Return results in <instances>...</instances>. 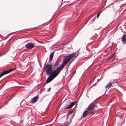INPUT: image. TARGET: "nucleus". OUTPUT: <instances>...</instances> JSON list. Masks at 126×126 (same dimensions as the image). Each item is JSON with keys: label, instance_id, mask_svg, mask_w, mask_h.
<instances>
[{"label": "nucleus", "instance_id": "f257e3e1", "mask_svg": "<svg viewBox=\"0 0 126 126\" xmlns=\"http://www.w3.org/2000/svg\"><path fill=\"white\" fill-rule=\"evenodd\" d=\"M76 55V53H73L65 56V58L63 60V63L60 64L59 66L55 69V70L53 73V74H50L49 75L50 76L47 79L46 81V83H49L56 77L64 66L68 63L71 59L75 57Z\"/></svg>", "mask_w": 126, "mask_h": 126}, {"label": "nucleus", "instance_id": "f03ea898", "mask_svg": "<svg viewBox=\"0 0 126 126\" xmlns=\"http://www.w3.org/2000/svg\"><path fill=\"white\" fill-rule=\"evenodd\" d=\"M52 67L51 64H47L46 67V72L47 75L48 76L50 74H53V73L55 70L53 71L52 69Z\"/></svg>", "mask_w": 126, "mask_h": 126}, {"label": "nucleus", "instance_id": "7ed1b4c3", "mask_svg": "<svg viewBox=\"0 0 126 126\" xmlns=\"http://www.w3.org/2000/svg\"><path fill=\"white\" fill-rule=\"evenodd\" d=\"M95 106V105L91 104L86 109V110L88 112L89 114L93 113L94 112Z\"/></svg>", "mask_w": 126, "mask_h": 126}, {"label": "nucleus", "instance_id": "20e7f679", "mask_svg": "<svg viewBox=\"0 0 126 126\" xmlns=\"http://www.w3.org/2000/svg\"><path fill=\"white\" fill-rule=\"evenodd\" d=\"M34 43H29L26 45L25 47L27 49H31L34 47Z\"/></svg>", "mask_w": 126, "mask_h": 126}, {"label": "nucleus", "instance_id": "39448f33", "mask_svg": "<svg viewBox=\"0 0 126 126\" xmlns=\"http://www.w3.org/2000/svg\"><path fill=\"white\" fill-rule=\"evenodd\" d=\"M15 70V69H10L9 70L6 71L2 72V73L0 74V78L3 75L9 73L13 71H14Z\"/></svg>", "mask_w": 126, "mask_h": 126}, {"label": "nucleus", "instance_id": "423d86ee", "mask_svg": "<svg viewBox=\"0 0 126 126\" xmlns=\"http://www.w3.org/2000/svg\"><path fill=\"white\" fill-rule=\"evenodd\" d=\"M39 97L37 96L33 98L31 100V102L32 103H34L38 100Z\"/></svg>", "mask_w": 126, "mask_h": 126}, {"label": "nucleus", "instance_id": "0eeeda50", "mask_svg": "<svg viewBox=\"0 0 126 126\" xmlns=\"http://www.w3.org/2000/svg\"><path fill=\"white\" fill-rule=\"evenodd\" d=\"M89 114H89L88 112L86 110L83 113L82 117L83 118H84L86 117Z\"/></svg>", "mask_w": 126, "mask_h": 126}, {"label": "nucleus", "instance_id": "6e6552de", "mask_svg": "<svg viewBox=\"0 0 126 126\" xmlns=\"http://www.w3.org/2000/svg\"><path fill=\"white\" fill-rule=\"evenodd\" d=\"M75 102H73L71 103V104L67 107L65 108V109H68L71 108L75 104Z\"/></svg>", "mask_w": 126, "mask_h": 126}, {"label": "nucleus", "instance_id": "1a4fd4ad", "mask_svg": "<svg viewBox=\"0 0 126 126\" xmlns=\"http://www.w3.org/2000/svg\"><path fill=\"white\" fill-rule=\"evenodd\" d=\"M122 41L124 42L126 41V35H123L122 38Z\"/></svg>", "mask_w": 126, "mask_h": 126}, {"label": "nucleus", "instance_id": "9d476101", "mask_svg": "<svg viewBox=\"0 0 126 126\" xmlns=\"http://www.w3.org/2000/svg\"><path fill=\"white\" fill-rule=\"evenodd\" d=\"M53 56V54L52 53H51L50 54L49 58V61H51L52 60Z\"/></svg>", "mask_w": 126, "mask_h": 126}, {"label": "nucleus", "instance_id": "9b49d317", "mask_svg": "<svg viewBox=\"0 0 126 126\" xmlns=\"http://www.w3.org/2000/svg\"><path fill=\"white\" fill-rule=\"evenodd\" d=\"M112 83L111 82H110L108 84L106 85V87L107 88H108L111 87L112 85Z\"/></svg>", "mask_w": 126, "mask_h": 126}, {"label": "nucleus", "instance_id": "f8f14e48", "mask_svg": "<svg viewBox=\"0 0 126 126\" xmlns=\"http://www.w3.org/2000/svg\"><path fill=\"white\" fill-rule=\"evenodd\" d=\"M71 122H70H70H65L64 123V125L65 126H67L69 124H70Z\"/></svg>", "mask_w": 126, "mask_h": 126}, {"label": "nucleus", "instance_id": "ddd939ff", "mask_svg": "<svg viewBox=\"0 0 126 126\" xmlns=\"http://www.w3.org/2000/svg\"><path fill=\"white\" fill-rule=\"evenodd\" d=\"M115 53H114L112 54L109 57V58L107 60H109L111 59L112 58L113 56L115 55Z\"/></svg>", "mask_w": 126, "mask_h": 126}, {"label": "nucleus", "instance_id": "4468645a", "mask_svg": "<svg viewBox=\"0 0 126 126\" xmlns=\"http://www.w3.org/2000/svg\"><path fill=\"white\" fill-rule=\"evenodd\" d=\"M74 114H73L71 116V118L70 119V122H71L73 118L74 117Z\"/></svg>", "mask_w": 126, "mask_h": 126}, {"label": "nucleus", "instance_id": "2eb2a0df", "mask_svg": "<svg viewBox=\"0 0 126 126\" xmlns=\"http://www.w3.org/2000/svg\"><path fill=\"white\" fill-rule=\"evenodd\" d=\"M100 15V13H98L97 14V18L99 17Z\"/></svg>", "mask_w": 126, "mask_h": 126}, {"label": "nucleus", "instance_id": "dca6fc26", "mask_svg": "<svg viewBox=\"0 0 126 126\" xmlns=\"http://www.w3.org/2000/svg\"><path fill=\"white\" fill-rule=\"evenodd\" d=\"M102 11L100 12L99 13H100V14L101 13Z\"/></svg>", "mask_w": 126, "mask_h": 126}, {"label": "nucleus", "instance_id": "f3484780", "mask_svg": "<svg viewBox=\"0 0 126 126\" xmlns=\"http://www.w3.org/2000/svg\"><path fill=\"white\" fill-rule=\"evenodd\" d=\"M63 0H62V1H63Z\"/></svg>", "mask_w": 126, "mask_h": 126}]
</instances>
